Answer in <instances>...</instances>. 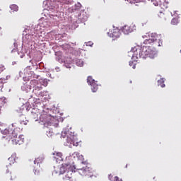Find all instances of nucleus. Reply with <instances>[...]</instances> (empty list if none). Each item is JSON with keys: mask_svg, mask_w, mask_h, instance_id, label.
Returning a JSON list of instances; mask_svg holds the SVG:
<instances>
[{"mask_svg": "<svg viewBox=\"0 0 181 181\" xmlns=\"http://www.w3.org/2000/svg\"><path fill=\"white\" fill-rule=\"evenodd\" d=\"M129 54H131L132 57H136V59H148V57L155 59L156 51L155 47L143 46L141 48L139 47H134L129 52Z\"/></svg>", "mask_w": 181, "mask_h": 181, "instance_id": "obj_1", "label": "nucleus"}, {"mask_svg": "<svg viewBox=\"0 0 181 181\" xmlns=\"http://www.w3.org/2000/svg\"><path fill=\"white\" fill-rule=\"evenodd\" d=\"M64 163L59 166H54V172L57 175H64L66 170H68L65 178L68 180L73 179V170H76V167L74 166V161H73V157L68 156L65 158Z\"/></svg>", "mask_w": 181, "mask_h": 181, "instance_id": "obj_2", "label": "nucleus"}, {"mask_svg": "<svg viewBox=\"0 0 181 181\" xmlns=\"http://www.w3.org/2000/svg\"><path fill=\"white\" fill-rule=\"evenodd\" d=\"M18 132H19V130H18L16 123L12 124L8 128L1 131L3 135H6V136L11 138L13 145H22L25 142V136L23 135L18 136Z\"/></svg>", "mask_w": 181, "mask_h": 181, "instance_id": "obj_3", "label": "nucleus"}, {"mask_svg": "<svg viewBox=\"0 0 181 181\" xmlns=\"http://www.w3.org/2000/svg\"><path fill=\"white\" fill-rule=\"evenodd\" d=\"M62 136H63V138H66V146L70 147L71 145L74 146H78V141L77 140V136L74 135V132H70V130L63 131Z\"/></svg>", "mask_w": 181, "mask_h": 181, "instance_id": "obj_4", "label": "nucleus"}, {"mask_svg": "<svg viewBox=\"0 0 181 181\" xmlns=\"http://www.w3.org/2000/svg\"><path fill=\"white\" fill-rule=\"evenodd\" d=\"M144 45H152L154 47H159L162 45V40L158 38L156 35H151L149 39H146L144 41Z\"/></svg>", "mask_w": 181, "mask_h": 181, "instance_id": "obj_5", "label": "nucleus"}, {"mask_svg": "<svg viewBox=\"0 0 181 181\" xmlns=\"http://www.w3.org/2000/svg\"><path fill=\"white\" fill-rule=\"evenodd\" d=\"M77 172L81 175V176H87L88 177H93V176L94 175V174L93 173V168L87 165L83 167L82 168H78Z\"/></svg>", "mask_w": 181, "mask_h": 181, "instance_id": "obj_6", "label": "nucleus"}, {"mask_svg": "<svg viewBox=\"0 0 181 181\" xmlns=\"http://www.w3.org/2000/svg\"><path fill=\"white\" fill-rule=\"evenodd\" d=\"M40 123L47 128L52 124V116L46 114L41 115L40 116Z\"/></svg>", "mask_w": 181, "mask_h": 181, "instance_id": "obj_7", "label": "nucleus"}, {"mask_svg": "<svg viewBox=\"0 0 181 181\" xmlns=\"http://www.w3.org/2000/svg\"><path fill=\"white\" fill-rule=\"evenodd\" d=\"M107 35L110 37H112V40H117L121 37V30L118 28L113 27V29L107 33Z\"/></svg>", "mask_w": 181, "mask_h": 181, "instance_id": "obj_8", "label": "nucleus"}, {"mask_svg": "<svg viewBox=\"0 0 181 181\" xmlns=\"http://www.w3.org/2000/svg\"><path fill=\"white\" fill-rule=\"evenodd\" d=\"M87 82L91 86V90L93 93H96V91L98 90V84L95 83V81L93 79V77L88 76Z\"/></svg>", "mask_w": 181, "mask_h": 181, "instance_id": "obj_9", "label": "nucleus"}, {"mask_svg": "<svg viewBox=\"0 0 181 181\" xmlns=\"http://www.w3.org/2000/svg\"><path fill=\"white\" fill-rule=\"evenodd\" d=\"M153 4L155 6H160L161 9H168V3L165 0H153Z\"/></svg>", "mask_w": 181, "mask_h": 181, "instance_id": "obj_10", "label": "nucleus"}, {"mask_svg": "<svg viewBox=\"0 0 181 181\" xmlns=\"http://www.w3.org/2000/svg\"><path fill=\"white\" fill-rule=\"evenodd\" d=\"M54 159L57 163H60V162H62L63 160V153L62 152L59 151H54L53 153Z\"/></svg>", "mask_w": 181, "mask_h": 181, "instance_id": "obj_11", "label": "nucleus"}, {"mask_svg": "<svg viewBox=\"0 0 181 181\" xmlns=\"http://www.w3.org/2000/svg\"><path fill=\"white\" fill-rule=\"evenodd\" d=\"M132 31H133L132 27L128 25L123 26L122 29V32H123L124 35H129V33H132Z\"/></svg>", "mask_w": 181, "mask_h": 181, "instance_id": "obj_12", "label": "nucleus"}, {"mask_svg": "<svg viewBox=\"0 0 181 181\" xmlns=\"http://www.w3.org/2000/svg\"><path fill=\"white\" fill-rule=\"evenodd\" d=\"M158 20L160 21L161 22H165V21H166L167 16L163 12H160L158 14Z\"/></svg>", "mask_w": 181, "mask_h": 181, "instance_id": "obj_13", "label": "nucleus"}, {"mask_svg": "<svg viewBox=\"0 0 181 181\" xmlns=\"http://www.w3.org/2000/svg\"><path fill=\"white\" fill-rule=\"evenodd\" d=\"M11 76H7L6 78H0V88H2L4 87V81H6V80L9 79Z\"/></svg>", "mask_w": 181, "mask_h": 181, "instance_id": "obj_14", "label": "nucleus"}, {"mask_svg": "<svg viewBox=\"0 0 181 181\" xmlns=\"http://www.w3.org/2000/svg\"><path fill=\"white\" fill-rule=\"evenodd\" d=\"M42 162H43V158L42 157H38L35 158V160H34L35 165H36L37 163V166H39V167H40V163H42Z\"/></svg>", "mask_w": 181, "mask_h": 181, "instance_id": "obj_15", "label": "nucleus"}, {"mask_svg": "<svg viewBox=\"0 0 181 181\" xmlns=\"http://www.w3.org/2000/svg\"><path fill=\"white\" fill-rule=\"evenodd\" d=\"M30 87L33 88L35 87V86H39V81L36 79L31 80L30 82Z\"/></svg>", "mask_w": 181, "mask_h": 181, "instance_id": "obj_16", "label": "nucleus"}, {"mask_svg": "<svg viewBox=\"0 0 181 181\" xmlns=\"http://www.w3.org/2000/svg\"><path fill=\"white\" fill-rule=\"evenodd\" d=\"M108 179L110 181H122V180H119V177L115 176V177L112 176V175L110 174L108 175Z\"/></svg>", "mask_w": 181, "mask_h": 181, "instance_id": "obj_17", "label": "nucleus"}, {"mask_svg": "<svg viewBox=\"0 0 181 181\" xmlns=\"http://www.w3.org/2000/svg\"><path fill=\"white\" fill-rule=\"evenodd\" d=\"M10 8L13 12H18L19 11V7L16 4H12L10 6Z\"/></svg>", "mask_w": 181, "mask_h": 181, "instance_id": "obj_18", "label": "nucleus"}, {"mask_svg": "<svg viewBox=\"0 0 181 181\" xmlns=\"http://www.w3.org/2000/svg\"><path fill=\"white\" fill-rule=\"evenodd\" d=\"M158 86H160V87L163 88L165 87V78H161L160 80H158Z\"/></svg>", "mask_w": 181, "mask_h": 181, "instance_id": "obj_19", "label": "nucleus"}, {"mask_svg": "<svg viewBox=\"0 0 181 181\" xmlns=\"http://www.w3.org/2000/svg\"><path fill=\"white\" fill-rule=\"evenodd\" d=\"M47 136L48 138H52L54 136V132H53V129H49V131L47 132Z\"/></svg>", "mask_w": 181, "mask_h": 181, "instance_id": "obj_20", "label": "nucleus"}, {"mask_svg": "<svg viewBox=\"0 0 181 181\" xmlns=\"http://www.w3.org/2000/svg\"><path fill=\"white\" fill-rule=\"evenodd\" d=\"M76 66H78V67H83L84 66V62H83L82 59H78L76 60Z\"/></svg>", "mask_w": 181, "mask_h": 181, "instance_id": "obj_21", "label": "nucleus"}, {"mask_svg": "<svg viewBox=\"0 0 181 181\" xmlns=\"http://www.w3.org/2000/svg\"><path fill=\"white\" fill-rule=\"evenodd\" d=\"M7 177H8L9 180H13L12 177V173L9 172V170H6Z\"/></svg>", "mask_w": 181, "mask_h": 181, "instance_id": "obj_22", "label": "nucleus"}, {"mask_svg": "<svg viewBox=\"0 0 181 181\" xmlns=\"http://www.w3.org/2000/svg\"><path fill=\"white\" fill-rule=\"evenodd\" d=\"M32 118L37 121V118H39V115L37 113L32 112Z\"/></svg>", "mask_w": 181, "mask_h": 181, "instance_id": "obj_23", "label": "nucleus"}, {"mask_svg": "<svg viewBox=\"0 0 181 181\" xmlns=\"http://www.w3.org/2000/svg\"><path fill=\"white\" fill-rule=\"evenodd\" d=\"M8 160L10 161V165H12V163L16 162L15 156H11L10 158H8Z\"/></svg>", "mask_w": 181, "mask_h": 181, "instance_id": "obj_24", "label": "nucleus"}, {"mask_svg": "<svg viewBox=\"0 0 181 181\" xmlns=\"http://www.w3.org/2000/svg\"><path fill=\"white\" fill-rule=\"evenodd\" d=\"M179 23V21H177V18H173L171 21V25H177Z\"/></svg>", "mask_w": 181, "mask_h": 181, "instance_id": "obj_25", "label": "nucleus"}, {"mask_svg": "<svg viewBox=\"0 0 181 181\" xmlns=\"http://www.w3.org/2000/svg\"><path fill=\"white\" fill-rule=\"evenodd\" d=\"M34 90H37V91H40V90H42V86H40L39 83L38 85L35 86V88H33Z\"/></svg>", "mask_w": 181, "mask_h": 181, "instance_id": "obj_26", "label": "nucleus"}, {"mask_svg": "<svg viewBox=\"0 0 181 181\" xmlns=\"http://www.w3.org/2000/svg\"><path fill=\"white\" fill-rule=\"evenodd\" d=\"M21 125H28V122H29L28 120H22V119H20Z\"/></svg>", "mask_w": 181, "mask_h": 181, "instance_id": "obj_27", "label": "nucleus"}, {"mask_svg": "<svg viewBox=\"0 0 181 181\" xmlns=\"http://www.w3.org/2000/svg\"><path fill=\"white\" fill-rule=\"evenodd\" d=\"M4 70H5V66L0 64V74H1Z\"/></svg>", "mask_w": 181, "mask_h": 181, "instance_id": "obj_28", "label": "nucleus"}, {"mask_svg": "<svg viewBox=\"0 0 181 181\" xmlns=\"http://www.w3.org/2000/svg\"><path fill=\"white\" fill-rule=\"evenodd\" d=\"M59 2H61V4H69V0H59Z\"/></svg>", "mask_w": 181, "mask_h": 181, "instance_id": "obj_29", "label": "nucleus"}, {"mask_svg": "<svg viewBox=\"0 0 181 181\" xmlns=\"http://www.w3.org/2000/svg\"><path fill=\"white\" fill-rule=\"evenodd\" d=\"M86 46H93V42H87Z\"/></svg>", "mask_w": 181, "mask_h": 181, "instance_id": "obj_30", "label": "nucleus"}, {"mask_svg": "<svg viewBox=\"0 0 181 181\" xmlns=\"http://www.w3.org/2000/svg\"><path fill=\"white\" fill-rule=\"evenodd\" d=\"M133 63L134 62H129V66H132Z\"/></svg>", "mask_w": 181, "mask_h": 181, "instance_id": "obj_31", "label": "nucleus"}, {"mask_svg": "<svg viewBox=\"0 0 181 181\" xmlns=\"http://www.w3.org/2000/svg\"><path fill=\"white\" fill-rule=\"evenodd\" d=\"M132 68H133V69H135V65H133Z\"/></svg>", "mask_w": 181, "mask_h": 181, "instance_id": "obj_32", "label": "nucleus"}, {"mask_svg": "<svg viewBox=\"0 0 181 181\" xmlns=\"http://www.w3.org/2000/svg\"><path fill=\"white\" fill-rule=\"evenodd\" d=\"M78 5L80 6V5H81V4H78Z\"/></svg>", "mask_w": 181, "mask_h": 181, "instance_id": "obj_33", "label": "nucleus"}]
</instances>
